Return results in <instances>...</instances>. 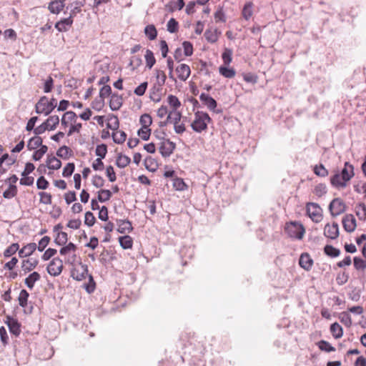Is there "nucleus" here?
<instances>
[{"instance_id":"b1692460","label":"nucleus","mask_w":366,"mask_h":366,"mask_svg":"<svg viewBox=\"0 0 366 366\" xmlns=\"http://www.w3.org/2000/svg\"><path fill=\"white\" fill-rule=\"evenodd\" d=\"M46 166L50 169L56 170L61 167V162L52 155H48Z\"/></svg>"},{"instance_id":"7c9ffc66","label":"nucleus","mask_w":366,"mask_h":366,"mask_svg":"<svg viewBox=\"0 0 366 366\" xmlns=\"http://www.w3.org/2000/svg\"><path fill=\"white\" fill-rule=\"evenodd\" d=\"M49 131L54 130L56 126L59 124V118L57 115L50 116L44 122Z\"/></svg>"},{"instance_id":"e2e57ef3","label":"nucleus","mask_w":366,"mask_h":366,"mask_svg":"<svg viewBox=\"0 0 366 366\" xmlns=\"http://www.w3.org/2000/svg\"><path fill=\"white\" fill-rule=\"evenodd\" d=\"M167 102L169 104L173 107L172 110H177V109L181 106L179 99L176 96L172 94L168 96Z\"/></svg>"},{"instance_id":"a878e982","label":"nucleus","mask_w":366,"mask_h":366,"mask_svg":"<svg viewBox=\"0 0 366 366\" xmlns=\"http://www.w3.org/2000/svg\"><path fill=\"white\" fill-rule=\"evenodd\" d=\"M38 260L37 259H28L26 260H23L22 262V269L25 272H29L31 270H33L38 264Z\"/></svg>"},{"instance_id":"de8ad7c7","label":"nucleus","mask_w":366,"mask_h":366,"mask_svg":"<svg viewBox=\"0 0 366 366\" xmlns=\"http://www.w3.org/2000/svg\"><path fill=\"white\" fill-rule=\"evenodd\" d=\"M327 189L325 184L320 183L315 187L313 193L318 197H321L327 193Z\"/></svg>"},{"instance_id":"69168bd1","label":"nucleus","mask_w":366,"mask_h":366,"mask_svg":"<svg viewBox=\"0 0 366 366\" xmlns=\"http://www.w3.org/2000/svg\"><path fill=\"white\" fill-rule=\"evenodd\" d=\"M232 51L229 49H224V52L222 53V58L224 61V64L226 65H229L232 61Z\"/></svg>"},{"instance_id":"dca6fc26","label":"nucleus","mask_w":366,"mask_h":366,"mask_svg":"<svg viewBox=\"0 0 366 366\" xmlns=\"http://www.w3.org/2000/svg\"><path fill=\"white\" fill-rule=\"evenodd\" d=\"M348 181H344L342 179V175L339 174V172L335 173L330 177L331 185L337 189H344L347 187Z\"/></svg>"},{"instance_id":"4be33fe9","label":"nucleus","mask_w":366,"mask_h":366,"mask_svg":"<svg viewBox=\"0 0 366 366\" xmlns=\"http://www.w3.org/2000/svg\"><path fill=\"white\" fill-rule=\"evenodd\" d=\"M65 6L64 0H54L49 3L48 9L51 13L58 14Z\"/></svg>"},{"instance_id":"774afa93","label":"nucleus","mask_w":366,"mask_h":366,"mask_svg":"<svg viewBox=\"0 0 366 366\" xmlns=\"http://www.w3.org/2000/svg\"><path fill=\"white\" fill-rule=\"evenodd\" d=\"M179 24L174 18L169 20L167 23V30L170 33H175L178 31Z\"/></svg>"},{"instance_id":"5701e85b","label":"nucleus","mask_w":366,"mask_h":366,"mask_svg":"<svg viewBox=\"0 0 366 366\" xmlns=\"http://www.w3.org/2000/svg\"><path fill=\"white\" fill-rule=\"evenodd\" d=\"M40 278V274L37 272H34L24 280V283L28 288L32 290L35 282L39 281Z\"/></svg>"},{"instance_id":"9d476101","label":"nucleus","mask_w":366,"mask_h":366,"mask_svg":"<svg viewBox=\"0 0 366 366\" xmlns=\"http://www.w3.org/2000/svg\"><path fill=\"white\" fill-rule=\"evenodd\" d=\"M85 4L86 0H76L69 4L66 10L70 9L69 16L74 19L77 14L81 12V9Z\"/></svg>"},{"instance_id":"c756f323","label":"nucleus","mask_w":366,"mask_h":366,"mask_svg":"<svg viewBox=\"0 0 366 366\" xmlns=\"http://www.w3.org/2000/svg\"><path fill=\"white\" fill-rule=\"evenodd\" d=\"M119 242L121 247L124 249H131L132 247L133 239L129 235H125V236L119 237Z\"/></svg>"},{"instance_id":"603ef678","label":"nucleus","mask_w":366,"mask_h":366,"mask_svg":"<svg viewBox=\"0 0 366 366\" xmlns=\"http://www.w3.org/2000/svg\"><path fill=\"white\" fill-rule=\"evenodd\" d=\"M19 249V245L18 243L11 244L8 248H6L4 252V256L5 257H9L14 254Z\"/></svg>"},{"instance_id":"f257e3e1","label":"nucleus","mask_w":366,"mask_h":366,"mask_svg":"<svg viewBox=\"0 0 366 366\" xmlns=\"http://www.w3.org/2000/svg\"><path fill=\"white\" fill-rule=\"evenodd\" d=\"M80 268L74 267L71 270V277L77 280L81 281L85 280L87 276L89 277V284L86 285V290L89 293H92L95 290V282L94 281L93 277L91 274H88V266L86 264H82L81 262L79 263Z\"/></svg>"},{"instance_id":"e433bc0d","label":"nucleus","mask_w":366,"mask_h":366,"mask_svg":"<svg viewBox=\"0 0 366 366\" xmlns=\"http://www.w3.org/2000/svg\"><path fill=\"white\" fill-rule=\"evenodd\" d=\"M72 151L67 146L61 147L56 152V155L64 159H67L71 155Z\"/></svg>"},{"instance_id":"2eb2a0df","label":"nucleus","mask_w":366,"mask_h":366,"mask_svg":"<svg viewBox=\"0 0 366 366\" xmlns=\"http://www.w3.org/2000/svg\"><path fill=\"white\" fill-rule=\"evenodd\" d=\"M178 78L182 81H186L190 76V67L186 64H182L176 68Z\"/></svg>"},{"instance_id":"c85d7f7f","label":"nucleus","mask_w":366,"mask_h":366,"mask_svg":"<svg viewBox=\"0 0 366 366\" xmlns=\"http://www.w3.org/2000/svg\"><path fill=\"white\" fill-rule=\"evenodd\" d=\"M330 332L335 339H339L343 335L342 327L337 322L330 325Z\"/></svg>"},{"instance_id":"052dcab7","label":"nucleus","mask_w":366,"mask_h":366,"mask_svg":"<svg viewBox=\"0 0 366 366\" xmlns=\"http://www.w3.org/2000/svg\"><path fill=\"white\" fill-rule=\"evenodd\" d=\"M76 249V246L74 243L69 242L67 245L61 247L59 252L61 255H66L70 252H75Z\"/></svg>"},{"instance_id":"a19ab883","label":"nucleus","mask_w":366,"mask_h":366,"mask_svg":"<svg viewBox=\"0 0 366 366\" xmlns=\"http://www.w3.org/2000/svg\"><path fill=\"white\" fill-rule=\"evenodd\" d=\"M353 264L355 269L364 272L366 269V260L362 259L359 257L353 258Z\"/></svg>"},{"instance_id":"f03ea898","label":"nucleus","mask_w":366,"mask_h":366,"mask_svg":"<svg viewBox=\"0 0 366 366\" xmlns=\"http://www.w3.org/2000/svg\"><path fill=\"white\" fill-rule=\"evenodd\" d=\"M212 121L206 112L197 111L194 113V120L191 124L192 129L196 132H202L207 129V124Z\"/></svg>"},{"instance_id":"393cba45","label":"nucleus","mask_w":366,"mask_h":366,"mask_svg":"<svg viewBox=\"0 0 366 366\" xmlns=\"http://www.w3.org/2000/svg\"><path fill=\"white\" fill-rule=\"evenodd\" d=\"M220 34L221 33L218 31L217 29H207L204 32V37L208 42L215 43L218 40Z\"/></svg>"},{"instance_id":"0eeeda50","label":"nucleus","mask_w":366,"mask_h":366,"mask_svg":"<svg viewBox=\"0 0 366 366\" xmlns=\"http://www.w3.org/2000/svg\"><path fill=\"white\" fill-rule=\"evenodd\" d=\"M63 262L59 257H54L47 267L48 273L54 277L59 276L63 269Z\"/></svg>"},{"instance_id":"412c9836","label":"nucleus","mask_w":366,"mask_h":366,"mask_svg":"<svg viewBox=\"0 0 366 366\" xmlns=\"http://www.w3.org/2000/svg\"><path fill=\"white\" fill-rule=\"evenodd\" d=\"M199 99L202 101V102L204 104H205L209 110L214 111L215 108L217 106V103L214 99L204 93H202L200 94Z\"/></svg>"},{"instance_id":"8fccbe9b","label":"nucleus","mask_w":366,"mask_h":366,"mask_svg":"<svg viewBox=\"0 0 366 366\" xmlns=\"http://www.w3.org/2000/svg\"><path fill=\"white\" fill-rule=\"evenodd\" d=\"M144 165L148 170L152 172H154L157 169V164L156 161L151 157H147L144 159Z\"/></svg>"},{"instance_id":"7ed1b4c3","label":"nucleus","mask_w":366,"mask_h":366,"mask_svg":"<svg viewBox=\"0 0 366 366\" xmlns=\"http://www.w3.org/2000/svg\"><path fill=\"white\" fill-rule=\"evenodd\" d=\"M56 107V100L52 98L50 101L45 96L41 97L35 106V112L37 114L49 115Z\"/></svg>"},{"instance_id":"f8f14e48","label":"nucleus","mask_w":366,"mask_h":366,"mask_svg":"<svg viewBox=\"0 0 366 366\" xmlns=\"http://www.w3.org/2000/svg\"><path fill=\"white\" fill-rule=\"evenodd\" d=\"M342 225L347 232H353L356 228V220L353 214H346L342 219Z\"/></svg>"},{"instance_id":"680f3d73","label":"nucleus","mask_w":366,"mask_h":366,"mask_svg":"<svg viewBox=\"0 0 366 366\" xmlns=\"http://www.w3.org/2000/svg\"><path fill=\"white\" fill-rule=\"evenodd\" d=\"M107 153V146L105 144H102L97 146L95 154L97 156L99 157L102 159H104L106 157Z\"/></svg>"},{"instance_id":"338daca9","label":"nucleus","mask_w":366,"mask_h":366,"mask_svg":"<svg viewBox=\"0 0 366 366\" xmlns=\"http://www.w3.org/2000/svg\"><path fill=\"white\" fill-rule=\"evenodd\" d=\"M156 77L157 79V84L159 87H162L164 84L167 79L166 74L162 70H156Z\"/></svg>"},{"instance_id":"c9c22d12","label":"nucleus","mask_w":366,"mask_h":366,"mask_svg":"<svg viewBox=\"0 0 366 366\" xmlns=\"http://www.w3.org/2000/svg\"><path fill=\"white\" fill-rule=\"evenodd\" d=\"M253 4L251 1L247 2L242 9V15L243 18L248 20L252 15Z\"/></svg>"},{"instance_id":"bf43d9fd","label":"nucleus","mask_w":366,"mask_h":366,"mask_svg":"<svg viewBox=\"0 0 366 366\" xmlns=\"http://www.w3.org/2000/svg\"><path fill=\"white\" fill-rule=\"evenodd\" d=\"M76 249V246L74 243L69 242L67 245L61 247L59 252L61 255H66L70 252H75Z\"/></svg>"},{"instance_id":"ea45409f","label":"nucleus","mask_w":366,"mask_h":366,"mask_svg":"<svg viewBox=\"0 0 366 366\" xmlns=\"http://www.w3.org/2000/svg\"><path fill=\"white\" fill-rule=\"evenodd\" d=\"M313 172L317 176L320 177H325L329 174L328 170L322 164L315 165L313 168Z\"/></svg>"},{"instance_id":"13d9d810","label":"nucleus","mask_w":366,"mask_h":366,"mask_svg":"<svg viewBox=\"0 0 366 366\" xmlns=\"http://www.w3.org/2000/svg\"><path fill=\"white\" fill-rule=\"evenodd\" d=\"M76 249V246L74 243L69 242L67 245L61 247L59 252L61 255H66L70 252H75Z\"/></svg>"},{"instance_id":"4468645a","label":"nucleus","mask_w":366,"mask_h":366,"mask_svg":"<svg viewBox=\"0 0 366 366\" xmlns=\"http://www.w3.org/2000/svg\"><path fill=\"white\" fill-rule=\"evenodd\" d=\"M339 174L342 175V180L349 182L355 175L353 165L350 164L348 162H346L345 163L344 168Z\"/></svg>"},{"instance_id":"a18cd8bd","label":"nucleus","mask_w":366,"mask_h":366,"mask_svg":"<svg viewBox=\"0 0 366 366\" xmlns=\"http://www.w3.org/2000/svg\"><path fill=\"white\" fill-rule=\"evenodd\" d=\"M139 122L142 124V128H149L152 123V117L149 114H144L140 117Z\"/></svg>"},{"instance_id":"ddd939ff","label":"nucleus","mask_w":366,"mask_h":366,"mask_svg":"<svg viewBox=\"0 0 366 366\" xmlns=\"http://www.w3.org/2000/svg\"><path fill=\"white\" fill-rule=\"evenodd\" d=\"M74 22V19L69 16L67 18H64L55 24V28L59 32H65L70 29Z\"/></svg>"},{"instance_id":"bb28decb","label":"nucleus","mask_w":366,"mask_h":366,"mask_svg":"<svg viewBox=\"0 0 366 366\" xmlns=\"http://www.w3.org/2000/svg\"><path fill=\"white\" fill-rule=\"evenodd\" d=\"M42 142V138L39 136L31 137L27 143V149L29 150H34L41 145Z\"/></svg>"},{"instance_id":"0e129e2a","label":"nucleus","mask_w":366,"mask_h":366,"mask_svg":"<svg viewBox=\"0 0 366 366\" xmlns=\"http://www.w3.org/2000/svg\"><path fill=\"white\" fill-rule=\"evenodd\" d=\"M40 196V202L44 204H51V194L45 192H40L39 193Z\"/></svg>"},{"instance_id":"49530a36","label":"nucleus","mask_w":366,"mask_h":366,"mask_svg":"<svg viewBox=\"0 0 366 366\" xmlns=\"http://www.w3.org/2000/svg\"><path fill=\"white\" fill-rule=\"evenodd\" d=\"M109 120L113 122L111 123L108 122L107 124V127L114 131L117 130L119 126V122L117 117L114 114H110L109 116Z\"/></svg>"},{"instance_id":"9b49d317","label":"nucleus","mask_w":366,"mask_h":366,"mask_svg":"<svg viewBox=\"0 0 366 366\" xmlns=\"http://www.w3.org/2000/svg\"><path fill=\"white\" fill-rule=\"evenodd\" d=\"M324 234L327 238L335 239L339 235L338 224L333 222L332 225L327 224L324 229Z\"/></svg>"},{"instance_id":"473e14b6","label":"nucleus","mask_w":366,"mask_h":366,"mask_svg":"<svg viewBox=\"0 0 366 366\" xmlns=\"http://www.w3.org/2000/svg\"><path fill=\"white\" fill-rule=\"evenodd\" d=\"M131 159L129 157L120 154L117 158L116 164L119 168H124L129 165Z\"/></svg>"},{"instance_id":"4d7b16f0","label":"nucleus","mask_w":366,"mask_h":366,"mask_svg":"<svg viewBox=\"0 0 366 366\" xmlns=\"http://www.w3.org/2000/svg\"><path fill=\"white\" fill-rule=\"evenodd\" d=\"M169 117H171L172 120L171 123L174 125L179 123L182 119V114L180 112L177 110H172L169 113Z\"/></svg>"},{"instance_id":"6e6d98bb","label":"nucleus","mask_w":366,"mask_h":366,"mask_svg":"<svg viewBox=\"0 0 366 366\" xmlns=\"http://www.w3.org/2000/svg\"><path fill=\"white\" fill-rule=\"evenodd\" d=\"M340 320L347 327H350L352 325V320L350 315L347 312H342L340 314Z\"/></svg>"},{"instance_id":"cd10ccee","label":"nucleus","mask_w":366,"mask_h":366,"mask_svg":"<svg viewBox=\"0 0 366 366\" xmlns=\"http://www.w3.org/2000/svg\"><path fill=\"white\" fill-rule=\"evenodd\" d=\"M355 213L360 220H366V205L364 203H359L355 207Z\"/></svg>"},{"instance_id":"aec40b11","label":"nucleus","mask_w":366,"mask_h":366,"mask_svg":"<svg viewBox=\"0 0 366 366\" xmlns=\"http://www.w3.org/2000/svg\"><path fill=\"white\" fill-rule=\"evenodd\" d=\"M36 244L34 242L29 243L19 250V256L21 258L31 255L36 249Z\"/></svg>"},{"instance_id":"09e8293b","label":"nucleus","mask_w":366,"mask_h":366,"mask_svg":"<svg viewBox=\"0 0 366 366\" xmlns=\"http://www.w3.org/2000/svg\"><path fill=\"white\" fill-rule=\"evenodd\" d=\"M325 253L331 257H338L340 254V249L335 248L332 245H326L324 248Z\"/></svg>"},{"instance_id":"864d4df0","label":"nucleus","mask_w":366,"mask_h":366,"mask_svg":"<svg viewBox=\"0 0 366 366\" xmlns=\"http://www.w3.org/2000/svg\"><path fill=\"white\" fill-rule=\"evenodd\" d=\"M219 73L226 78H232L235 76V70L233 68L220 66Z\"/></svg>"},{"instance_id":"4c0bfd02","label":"nucleus","mask_w":366,"mask_h":366,"mask_svg":"<svg viewBox=\"0 0 366 366\" xmlns=\"http://www.w3.org/2000/svg\"><path fill=\"white\" fill-rule=\"evenodd\" d=\"M112 138L116 144H123L127 139V134L124 131H117L112 133Z\"/></svg>"},{"instance_id":"72a5a7b5","label":"nucleus","mask_w":366,"mask_h":366,"mask_svg":"<svg viewBox=\"0 0 366 366\" xmlns=\"http://www.w3.org/2000/svg\"><path fill=\"white\" fill-rule=\"evenodd\" d=\"M17 187L15 184H9V187L3 192L5 199H11L17 194Z\"/></svg>"},{"instance_id":"37998d69","label":"nucleus","mask_w":366,"mask_h":366,"mask_svg":"<svg viewBox=\"0 0 366 366\" xmlns=\"http://www.w3.org/2000/svg\"><path fill=\"white\" fill-rule=\"evenodd\" d=\"M29 294L26 290H21L19 297V304L21 307H26L27 306V302L29 298Z\"/></svg>"},{"instance_id":"79ce46f5","label":"nucleus","mask_w":366,"mask_h":366,"mask_svg":"<svg viewBox=\"0 0 366 366\" xmlns=\"http://www.w3.org/2000/svg\"><path fill=\"white\" fill-rule=\"evenodd\" d=\"M112 193L109 189H101L98 192V200L101 202H105L110 199Z\"/></svg>"},{"instance_id":"2f4dec72","label":"nucleus","mask_w":366,"mask_h":366,"mask_svg":"<svg viewBox=\"0 0 366 366\" xmlns=\"http://www.w3.org/2000/svg\"><path fill=\"white\" fill-rule=\"evenodd\" d=\"M144 34L149 40H154L157 36V31L153 24L147 25L144 29Z\"/></svg>"},{"instance_id":"58836bf2","label":"nucleus","mask_w":366,"mask_h":366,"mask_svg":"<svg viewBox=\"0 0 366 366\" xmlns=\"http://www.w3.org/2000/svg\"><path fill=\"white\" fill-rule=\"evenodd\" d=\"M68 241V234L64 232H59L54 239V242L59 246L66 244Z\"/></svg>"},{"instance_id":"423d86ee","label":"nucleus","mask_w":366,"mask_h":366,"mask_svg":"<svg viewBox=\"0 0 366 366\" xmlns=\"http://www.w3.org/2000/svg\"><path fill=\"white\" fill-rule=\"evenodd\" d=\"M329 209L331 215L336 217L345 212L346 205L340 198H335L330 203Z\"/></svg>"},{"instance_id":"f3484780","label":"nucleus","mask_w":366,"mask_h":366,"mask_svg":"<svg viewBox=\"0 0 366 366\" xmlns=\"http://www.w3.org/2000/svg\"><path fill=\"white\" fill-rule=\"evenodd\" d=\"M300 266L306 271L310 270L313 264V259L308 253H302L299 259Z\"/></svg>"},{"instance_id":"5fc2aeb1","label":"nucleus","mask_w":366,"mask_h":366,"mask_svg":"<svg viewBox=\"0 0 366 366\" xmlns=\"http://www.w3.org/2000/svg\"><path fill=\"white\" fill-rule=\"evenodd\" d=\"M104 99L99 96L92 102V107L97 111H101L104 107Z\"/></svg>"},{"instance_id":"3c124183","label":"nucleus","mask_w":366,"mask_h":366,"mask_svg":"<svg viewBox=\"0 0 366 366\" xmlns=\"http://www.w3.org/2000/svg\"><path fill=\"white\" fill-rule=\"evenodd\" d=\"M317 345L320 350L322 351H325L327 352L335 351V348L325 340H320V342H317Z\"/></svg>"},{"instance_id":"1a4fd4ad","label":"nucleus","mask_w":366,"mask_h":366,"mask_svg":"<svg viewBox=\"0 0 366 366\" xmlns=\"http://www.w3.org/2000/svg\"><path fill=\"white\" fill-rule=\"evenodd\" d=\"M4 322L8 326L11 334L14 335L15 337L19 336L21 332V324L16 319H14L12 317L8 315L6 316V320L4 321Z\"/></svg>"},{"instance_id":"6e6552de","label":"nucleus","mask_w":366,"mask_h":366,"mask_svg":"<svg viewBox=\"0 0 366 366\" xmlns=\"http://www.w3.org/2000/svg\"><path fill=\"white\" fill-rule=\"evenodd\" d=\"M176 144L167 139L162 142L159 147V152L163 157H169L174 151Z\"/></svg>"},{"instance_id":"39448f33","label":"nucleus","mask_w":366,"mask_h":366,"mask_svg":"<svg viewBox=\"0 0 366 366\" xmlns=\"http://www.w3.org/2000/svg\"><path fill=\"white\" fill-rule=\"evenodd\" d=\"M306 211L308 216L315 222H320L322 216L321 214L322 209L317 203L308 202L306 204Z\"/></svg>"},{"instance_id":"6ab92c4d","label":"nucleus","mask_w":366,"mask_h":366,"mask_svg":"<svg viewBox=\"0 0 366 366\" xmlns=\"http://www.w3.org/2000/svg\"><path fill=\"white\" fill-rule=\"evenodd\" d=\"M123 104L122 97L117 93H114L111 96L109 101V107L112 111L119 110Z\"/></svg>"},{"instance_id":"20e7f679","label":"nucleus","mask_w":366,"mask_h":366,"mask_svg":"<svg viewBox=\"0 0 366 366\" xmlns=\"http://www.w3.org/2000/svg\"><path fill=\"white\" fill-rule=\"evenodd\" d=\"M285 232L291 238L301 239L304 236L305 230L301 223L291 222L286 224L285 227Z\"/></svg>"},{"instance_id":"c03bdc74","label":"nucleus","mask_w":366,"mask_h":366,"mask_svg":"<svg viewBox=\"0 0 366 366\" xmlns=\"http://www.w3.org/2000/svg\"><path fill=\"white\" fill-rule=\"evenodd\" d=\"M205 352V347L202 344L198 342L196 349L192 354V356L197 360H201Z\"/></svg>"},{"instance_id":"f704fd0d","label":"nucleus","mask_w":366,"mask_h":366,"mask_svg":"<svg viewBox=\"0 0 366 366\" xmlns=\"http://www.w3.org/2000/svg\"><path fill=\"white\" fill-rule=\"evenodd\" d=\"M144 57L146 61V66L149 69H152L156 63V59L153 52L149 49H147Z\"/></svg>"},{"instance_id":"a211bd4d","label":"nucleus","mask_w":366,"mask_h":366,"mask_svg":"<svg viewBox=\"0 0 366 366\" xmlns=\"http://www.w3.org/2000/svg\"><path fill=\"white\" fill-rule=\"evenodd\" d=\"M118 232L121 234L129 233L133 230L132 222L128 219H117Z\"/></svg>"}]
</instances>
